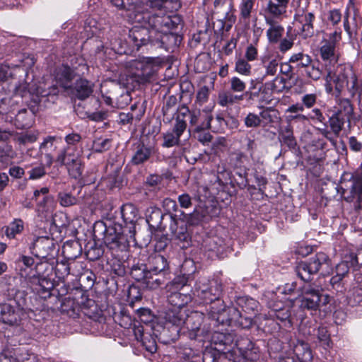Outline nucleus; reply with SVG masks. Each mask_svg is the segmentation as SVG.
Wrapping results in <instances>:
<instances>
[{"mask_svg": "<svg viewBox=\"0 0 362 362\" xmlns=\"http://www.w3.org/2000/svg\"><path fill=\"white\" fill-rule=\"evenodd\" d=\"M153 151V147L140 144L136 148L132 162L135 165L141 164L148 160Z\"/></svg>", "mask_w": 362, "mask_h": 362, "instance_id": "28", "label": "nucleus"}, {"mask_svg": "<svg viewBox=\"0 0 362 362\" xmlns=\"http://www.w3.org/2000/svg\"><path fill=\"white\" fill-rule=\"evenodd\" d=\"M294 352L300 362H312V351L307 343L299 341L294 349Z\"/></svg>", "mask_w": 362, "mask_h": 362, "instance_id": "31", "label": "nucleus"}, {"mask_svg": "<svg viewBox=\"0 0 362 362\" xmlns=\"http://www.w3.org/2000/svg\"><path fill=\"white\" fill-rule=\"evenodd\" d=\"M134 335L138 341L141 343V346L150 354H153L157 350L156 340L150 334L143 332L141 327H136L134 329Z\"/></svg>", "mask_w": 362, "mask_h": 362, "instance_id": "24", "label": "nucleus"}, {"mask_svg": "<svg viewBox=\"0 0 362 362\" xmlns=\"http://www.w3.org/2000/svg\"><path fill=\"white\" fill-rule=\"evenodd\" d=\"M111 3L117 8H124L130 22H136L131 18L132 14L142 13L148 7L161 8L164 4L161 0H111Z\"/></svg>", "mask_w": 362, "mask_h": 362, "instance_id": "10", "label": "nucleus"}, {"mask_svg": "<svg viewBox=\"0 0 362 362\" xmlns=\"http://www.w3.org/2000/svg\"><path fill=\"white\" fill-rule=\"evenodd\" d=\"M122 217L127 224H130L129 233H132V228H134V224L139 217V211L136 207L132 204H125L121 209Z\"/></svg>", "mask_w": 362, "mask_h": 362, "instance_id": "25", "label": "nucleus"}, {"mask_svg": "<svg viewBox=\"0 0 362 362\" xmlns=\"http://www.w3.org/2000/svg\"><path fill=\"white\" fill-rule=\"evenodd\" d=\"M111 146L110 139H96L93 141L92 148L94 151L101 153L108 150Z\"/></svg>", "mask_w": 362, "mask_h": 362, "instance_id": "51", "label": "nucleus"}, {"mask_svg": "<svg viewBox=\"0 0 362 362\" xmlns=\"http://www.w3.org/2000/svg\"><path fill=\"white\" fill-rule=\"evenodd\" d=\"M148 264L149 271L155 274H159L168 268L166 258L158 254L152 255L149 257Z\"/></svg>", "mask_w": 362, "mask_h": 362, "instance_id": "27", "label": "nucleus"}, {"mask_svg": "<svg viewBox=\"0 0 362 362\" xmlns=\"http://www.w3.org/2000/svg\"><path fill=\"white\" fill-rule=\"evenodd\" d=\"M132 23H137L138 25H134L129 32V38L135 47L139 49L143 45L150 44L153 46V41L156 39L158 34V29H156L148 23V18H146V22L138 23L132 22Z\"/></svg>", "mask_w": 362, "mask_h": 362, "instance_id": "9", "label": "nucleus"}, {"mask_svg": "<svg viewBox=\"0 0 362 362\" xmlns=\"http://www.w3.org/2000/svg\"><path fill=\"white\" fill-rule=\"evenodd\" d=\"M338 110H341V115L348 121L350 120L354 112L353 106L348 99L342 100L341 101L339 104V109Z\"/></svg>", "mask_w": 362, "mask_h": 362, "instance_id": "55", "label": "nucleus"}, {"mask_svg": "<svg viewBox=\"0 0 362 362\" xmlns=\"http://www.w3.org/2000/svg\"><path fill=\"white\" fill-rule=\"evenodd\" d=\"M290 0H267L262 9L264 18L283 19L286 16Z\"/></svg>", "mask_w": 362, "mask_h": 362, "instance_id": "15", "label": "nucleus"}, {"mask_svg": "<svg viewBox=\"0 0 362 362\" xmlns=\"http://www.w3.org/2000/svg\"><path fill=\"white\" fill-rule=\"evenodd\" d=\"M103 241L105 245L114 255H117L119 252L125 251L129 247L127 237L121 228L115 227L105 228Z\"/></svg>", "mask_w": 362, "mask_h": 362, "instance_id": "12", "label": "nucleus"}, {"mask_svg": "<svg viewBox=\"0 0 362 362\" xmlns=\"http://www.w3.org/2000/svg\"><path fill=\"white\" fill-rule=\"evenodd\" d=\"M243 313L238 308L232 306L226 308L223 301H218V308L211 305L209 310V319L214 322V325H238Z\"/></svg>", "mask_w": 362, "mask_h": 362, "instance_id": "8", "label": "nucleus"}, {"mask_svg": "<svg viewBox=\"0 0 362 362\" xmlns=\"http://www.w3.org/2000/svg\"><path fill=\"white\" fill-rule=\"evenodd\" d=\"M349 262L350 259L346 255L345 256L344 259L336 266L337 278L338 280H341L342 277L348 273L349 268L352 267L350 265ZM336 277L332 278V281H334Z\"/></svg>", "mask_w": 362, "mask_h": 362, "instance_id": "50", "label": "nucleus"}, {"mask_svg": "<svg viewBox=\"0 0 362 362\" xmlns=\"http://www.w3.org/2000/svg\"><path fill=\"white\" fill-rule=\"evenodd\" d=\"M250 62V61L242 57L236 58L235 71L243 76H250L252 73V65L249 63Z\"/></svg>", "mask_w": 362, "mask_h": 362, "instance_id": "40", "label": "nucleus"}, {"mask_svg": "<svg viewBox=\"0 0 362 362\" xmlns=\"http://www.w3.org/2000/svg\"><path fill=\"white\" fill-rule=\"evenodd\" d=\"M347 303L352 306L361 305L362 303V286L358 284L353 286L346 295Z\"/></svg>", "mask_w": 362, "mask_h": 362, "instance_id": "34", "label": "nucleus"}, {"mask_svg": "<svg viewBox=\"0 0 362 362\" xmlns=\"http://www.w3.org/2000/svg\"><path fill=\"white\" fill-rule=\"evenodd\" d=\"M328 294H322L317 288L310 285H304L301 288V294L299 297L300 308L308 310H316L321 306H326L331 301Z\"/></svg>", "mask_w": 362, "mask_h": 362, "instance_id": "7", "label": "nucleus"}, {"mask_svg": "<svg viewBox=\"0 0 362 362\" xmlns=\"http://www.w3.org/2000/svg\"><path fill=\"white\" fill-rule=\"evenodd\" d=\"M304 69L306 76L313 81L319 80L322 75V71L319 67L317 63L312 62L308 66H305Z\"/></svg>", "mask_w": 362, "mask_h": 362, "instance_id": "47", "label": "nucleus"}, {"mask_svg": "<svg viewBox=\"0 0 362 362\" xmlns=\"http://www.w3.org/2000/svg\"><path fill=\"white\" fill-rule=\"evenodd\" d=\"M346 119L341 115V110H337L329 117V127L336 136L339 134Z\"/></svg>", "mask_w": 362, "mask_h": 362, "instance_id": "36", "label": "nucleus"}, {"mask_svg": "<svg viewBox=\"0 0 362 362\" xmlns=\"http://www.w3.org/2000/svg\"><path fill=\"white\" fill-rule=\"evenodd\" d=\"M222 293V284L216 279L202 277L194 286V295L204 303H212L218 308V301Z\"/></svg>", "mask_w": 362, "mask_h": 362, "instance_id": "3", "label": "nucleus"}, {"mask_svg": "<svg viewBox=\"0 0 362 362\" xmlns=\"http://www.w3.org/2000/svg\"><path fill=\"white\" fill-rule=\"evenodd\" d=\"M262 124L264 127L272 126L274 124H277L280 121V114L279 111L272 107L264 108L259 113Z\"/></svg>", "mask_w": 362, "mask_h": 362, "instance_id": "29", "label": "nucleus"}, {"mask_svg": "<svg viewBox=\"0 0 362 362\" xmlns=\"http://www.w3.org/2000/svg\"><path fill=\"white\" fill-rule=\"evenodd\" d=\"M16 140L21 144L33 143L37 140V135L34 133L21 134L17 136Z\"/></svg>", "mask_w": 362, "mask_h": 362, "instance_id": "60", "label": "nucleus"}, {"mask_svg": "<svg viewBox=\"0 0 362 362\" xmlns=\"http://www.w3.org/2000/svg\"><path fill=\"white\" fill-rule=\"evenodd\" d=\"M259 60L264 73L257 79L263 81L266 78L274 76L276 74L280 61L278 53L267 49L261 55Z\"/></svg>", "mask_w": 362, "mask_h": 362, "instance_id": "13", "label": "nucleus"}, {"mask_svg": "<svg viewBox=\"0 0 362 362\" xmlns=\"http://www.w3.org/2000/svg\"><path fill=\"white\" fill-rule=\"evenodd\" d=\"M18 360L21 362H42V360L36 354L28 351L22 352Z\"/></svg>", "mask_w": 362, "mask_h": 362, "instance_id": "61", "label": "nucleus"}, {"mask_svg": "<svg viewBox=\"0 0 362 362\" xmlns=\"http://www.w3.org/2000/svg\"><path fill=\"white\" fill-rule=\"evenodd\" d=\"M317 95L315 93H308L304 95L302 98V104L303 107H306L307 108H311L316 103Z\"/></svg>", "mask_w": 362, "mask_h": 362, "instance_id": "62", "label": "nucleus"}, {"mask_svg": "<svg viewBox=\"0 0 362 362\" xmlns=\"http://www.w3.org/2000/svg\"><path fill=\"white\" fill-rule=\"evenodd\" d=\"M187 113H189V108L185 106L179 110L173 129L162 134L163 147L171 148L181 145L180 137L187 129L185 116Z\"/></svg>", "mask_w": 362, "mask_h": 362, "instance_id": "4", "label": "nucleus"}, {"mask_svg": "<svg viewBox=\"0 0 362 362\" xmlns=\"http://www.w3.org/2000/svg\"><path fill=\"white\" fill-rule=\"evenodd\" d=\"M295 37L293 35H289V30L287 31L286 37L279 40V49L281 53H285L290 50L294 45Z\"/></svg>", "mask_w": 362, "mask_h": 362, "instance_id": "52", "label": "nucleus"}, {"mask_svg": "<svg viewBox=\"0 0 362 362\" xmlns=\"http://www.w3.org/2000/svg\"><path fill=\"white\" fill-rule=\"evenodd\" d=\"M151 274V271L146 269V265L134 266L131 271L132 276L137 281L144 282L146 276Z\"/></svg>", "mask_w": 362, "mask_h": 362, "instance_id": "49", "label": "nucleus"}, {"mask_svg": "<svg viewBox=\"0 0 362 362\" xmlns=\"http://www.w3.org/2000/svg\"><path fill=\"white\" fill-rule=\"evenodd\" d=\"M56 162L61 165H65L69 175L78 178L82 174L81 150L78 146H66L58 154Z\"/></svg>", "mask_w": 362, "mask_h": 362, "instance_id": "5", "label": "nucleus"}, {"mask_svg": "<svg viewBox=\"0 0 362 362\" xmlns=\"http://www.w3.org/2000/svg\"><path fill=\"white\" fill-rule=\"evenodd\" d=\"M34 117L32 112L22 109L15 116L13 124L18 129L29 128L34 123Z\"/></svg>", "mask_w": 362, "mask_h": 362, "instance_id": "26", "label": "nucleus"}, {"mask_svg": "<svg viewBox=\"0 0 362 362\" xmlns=\"http://www.w3.org/2000/svg\"><path fill=\"white\" fill-rule=\"evenodd\" d=\"M59 204L64 207L72 206L76 203V198L68 193L59 194Z\"/></svg>", "mask_w": 362, "mask_h": 362, "instance_id": "56", "label": "nucleus"}, {"mask_svg": "<svg viewBox=\"0 0 362 362\" xmlns=\"http://www.w3.org/2000/svg\"><path fill=\"white\" fill-rule=\"evenodd\" d=\"M45 175V170L43 165L33 168L29 171V179H40Z\"/></svg>", "mask_w": 362, "mask_h": 362, "instance_id": "64", "label": "nucleus"}, {"mask_svg": "<svg viewBox=\"0 0 362 362\" xmlns=\"http://www.w3.org/2000/svg\"><path fill=\"white\" fill-rule=\"evenodd\" d=\"M164 283V277L158 276V274L151 273L146 276L143 284L145 287L150 290H156L158 288Z\"/></svg>", "mask_w": 362, "mask_h": 362, "instance_id": "41", "label": "nucleus"}, {"mask_svg": "<svg viewBox=\"0 0 362 362\" xmlns=\"http://www.w3.org/2000/svg\"><path fill=\"white\" fill-rule=\"evenodd\" d=\"M57 136H48L44 139V141L40 146V149L42 153H49L50 150H55L57 146L54 143L57 141Z\"/></svg>", "mask_w": 362, "mask_h": 362, "instance_id": "54", "label": "nucleus"}, {"mask_svg": "<svg viewBox=\"0 0 362 362\" xmlns=\"http://www.w3.org/2000/svg\"><path fill=\"white\" fill-rule=\"evenodd\" d=\"M69 90L79 100H84L93 93V84L86 79L80 78L76 81L74 87L71 86Z\"/></svg>", "mask_w": 362, "mask_h": 362, "instance_id": "22", "label": "nucleus"}, {"mask_svg": "<svg viewBox=\"0 0 362 362\" xmlns=\"http://www.w3.org/2000/svg\"><path fill=\"white\" fill-rule=\"evenodd\" d=\"M315 15L308 11L299 8L296 11L294 21L301 25V31L305 37L311 36L313 34V22Z\"/></svg>", "mask_w": 362, "mask_h": 362, "instance_id": "16", "label": "nucleus"}, {"mask_svg": "<svg viewBox=\"0 0 362 362\" xmlns=\"http://www.w3.org/2000/svg\"><path fill=\"white\" fill-rule=\"evenodd\" d=\"M74 76V71L69 66L62 65L55 70L54 80L57 86L64 90H69L71 88Z\"/></svg>", "mask_w": 362, "mask_h": 362, "instance_id": "17", "label": "nucleus"}, {"mask_svg": "<svg viewBox=\"0 0 362 362\" xmlns=\"http://www.w3.org/2000/svg\"><path fill=\"white\" fill-rule=\"evenodd\" d=\"M341 40V31L339 29L329 33L322 41V45L320 48V55L327 71V69H332V66H334L338 62L339 53L337 48Z\"/></svg>", "mask_w": 362, "mask_h": 362, "instance_id": "6", "label": "nucleus"}, {"mask_svg": "<svg viewBox=\"0 0 362 362\" xmlns=\"http://www.w3.org/2000/svg\"><path fill=\"white\" fill-rule=\"evenodd\" d=\"M51 241L49 238L45 237H39L33 243V249L36 250L35 255L38 257H45L48 252L46 250L40 251V249H45V247H49Z\"/></svg>", "mask_w": 362, "mask_h": 362, "instance_id": "44", "label": "nucleus"}, {"mask_svg": "<svg viewBox=\"0 0 362 362\" xmlns=\"http://www.w3.org/2000/svg\"><path fill=\"white\" fill-rule=\"evenodd\" d=\"M265 23L269 25L266 35L269 42L277 43L281 39L284 33V28L279 23L282 19L264 18Z\"/></svg>", "mask_w": 362, "mask_h": 362, "instance_id": "19", "label": "nucleus"}, {"mask_svg": "<svg viewBox=\"0 0 362 362\" xmlns=\"http://www.w3.org/2000/svg\"><path fill=\"white\" fill-rule=\"evenodd\" d=\"M136 67L140 72L135 74L138 78V82H144L148 81L157 71L158 66L154 64V59L147 58L142 62L136 63Z\"/></svg>", "mask_w": 362, "mask_h": 362, "instance_id": "18", "label": "nucleus"}, {"mask_svg": "<svg viewBox=\"0 0 362 362\" xmlns=\"http://www.w3.org/2000/svg\"><path fill=\"white\" fill-rule=\"evenodd\" d=\"M244 58L250 61L254 62L258 58V49L255 45L250 44L247 46L245 52Z\"/></svg>", "mask_w": 362, "mask_h": 362, "instance_id": "58", "label": "nucleus"}, {"mask_svg": "<svg viewBox=\"0 0 362 362\" xmlns=\"http://www.w3.org/2000/svg\"><path fill=\"white\" fill-rule=\"evenodd\" d=\"M258 302L252 298L243 297L239 298L238 305L245 313L253 312L258 308Z\"/></svg>", "mask_w": 362, "mask_h": 362, "instance_id": "45", "label": "nucleus"}, {"mask_svg": "<svg viewBox=\"0 0 362 362\" xmlns=\"http://www.w3.org/2000/svg\"><path fill=\"white\" fill-rule=\"evenodd\" d=\"M165 326L171 329V339L175 340L180 334L194 339L198 337H206L211 332L210 324L204 322V315L198 311L186 315L183 311H168L165 314Z\"/></svg>", "mask_w": 362, "mask_h": 362, "instance_id": "1", "label": "nucleus"}, {"mask_svg": "<svg viewBox=\"0 0 362 362\" xmlns=\"http://www.w3.org/2000/svg\"><path fill=\"white\" fill-rule=\"evenodd\" d=\"M288 62L295 64L296 69H300L308 66L312 62V58L308 54L300 52L293 54Z\"/></svg>", "mask_w": 362, "mask_h": 362, "instance_id": "38", "label": "nucleus"}, {"mask_svg": "<svg viewBox=\"0 0 362 362\" xmlns=\"http://www.w3.org/2000/svg\"><path fill=\"white\" fill-rule=\"evenodd\" d=\"M214 108V105L212 106H207L204 109H203L202 111L200 110H194L190 112L189 110V113L185 116L189 117V123L192 126H194L197 127L198 125L200 124V123L203 121H205V116L204 114L209 113V112H212V110Z\"/></svg>", "mask_w": 362, "mask_h": 362, "instance_id": "37", "label": "nucleus"}, {"mask_svg": "<svg viewBox=\"0 0 362 362\" xmlns=\"http://www.w3.org/2000/svg\"><path fill=\"white\" fill-rule=\"evenodd\" d=\"M244 124L248 128H256L262 124L260 115L250 112L244 119Z\"/></svg>", "mask_w": 362, "mask_h": 362, "instance_id": "53", "label": "nucleus"}, {"mask_svg": "<svg viewBox=\"0 0 362 362\" xmlns=\"http://www.w3.org/2000/svg\"><path fill=\"white\" fill-rule=\"evenodd\" d=\"M317 337L325 349H329L332 346L330 334L325 327H320L317 329Z\"/></svg>", "mask_w": 362, "mask_h": 362, "instance_id": "46", "label": "nucleus"}, {"mask_svg": "<svg viewBox=\"0 0 362 362\" xmlns=\"http://www.w3.org/2000/svg\"><path fill=\"white\" fill-rule=\"evenodd\" d=\"M325 81L333 82L339 94L346 90L351 97H354L358 90L357 76L349 64H339L334 71L327 69Z\"/></svg>", "mask_w": 362, "mask_h": 362, "instance_id": "2", "label": "nucleus"}, {"mask_svg": "<svg viewBox=\"0 0 362 362\" xmlns=\"http://www.w3.org/2000/svg\"><path fill=\"white\" fill-rule=\"evenodd\" d=\"M230 89L234 92H243L246 88L245 83L237 76H233L230 80Z\"/></svg>", "mask_w": 362, "mask_h": 362, "instance_id": "57", "label": "nucleus"}, {"mask_svg": "<svg viewBox=\"0 0 362 362\" xmlns=\"http://www.w3.org/2000/svg\"><path fill=\"white\" fill-rule=\"evenodd\" d=\"M243 100V95H234L230 92L220 93L218 97V103L222 107L232 105Z\"/></svg>", "mask_w": 362, "mask_h": 362, "instance_id": "39", "label": "nucleus"}, {"mask_svg": "<svg viewBox=\"0 0 362 362\" xmlns=\"http://www.w3.org/2000/svg\"><path fill=\"white\" fill-rule=\"evenodd\" d=\"M182 41V37L173 32L166 30H159L156 39L153 41V46L163 48L166 51H173L177 48Z\"/></svg>", "mask_w": 362, "mask_h": 362, "instance_id": "14", "label": "nucleus"}, {"mask_svg": "<svg viewBox=\"0 0 362 362\" xmlns=\"http://www.w3.org/2000/svg\"><path fill=\"white\" fill-rule=\"evenodd\" d=\"M64 140L67 146H77V144L81 140V136L78 133H71L65 136Z\"/></svg>", "mask_w": 362, "mask_h": 362, "instance_id": "63", "label": "nucleus"}, {"mask_svg": "<svg viewBox=\"0 0 362 362\" xmlns=\"http://www.w3.org/2000/svg\"><path fill=\"white\" fill-rule=\"evenodd\" d=\"M168 293V300L169 303L175 307L170 311H182L180 308L191 301L192 297L189 293H183L180 291H171Z\"/></svg>", "mask_w": 362, "mask_h": 362, "instance_id": "23", "label": "nucleus"}, {"mask_svg": "<svg viewBox=\"0 0 362 362\" xmlns=\"http://www.w3.org/2000/svg\"><path fill=\"white\" fill-rule=\"evenodd\" d=\"M170 230L173 240L188 244L189 235L187 233L186 225L183 221L173 219L170 225ZM182 247H185L186 245L183 244Z\"/></svg>", "mask_w": 362, "mask_h": 362, "instance_id": "21", "label": "nucleus"}, {"mask_svg": "<svg viewBox=\"0 0 362 362\" xmlns=\"http://www.w3.org/2000/svg\"><path fill=\"white\" fill-rule=\"evenodd\" d=\"M205 121L202 122V128H209L213 132L222 133L226 127V122L222 114H217L213 117L211 112L204 114Z\"/></svg>", "mask_w": 362, "mask_h": 362, "instance_id": "20", "label": "nucleus"}, {"mask_svg": "<svg viewBox=\"0 0 362 362\" xmlns=\"http://www.w3.org/2000/svg\"><path fill=\"white\" fill-rule=\"evenodd\" d=\"M255 0H241L239 4L240 18L244 20H248L250 16Z\"/></svg>", "mask_w": 362, "mask_h": 362, "instance_id": "42", "label": "nucleus"}, {"mask_svg": "<svg viewBox=\"0 0 362 362\" xmlns=\"http://www.w3.org/2000/svg\"><path fill=\"white\" fill-rule=\"evenodd\" d=\"M190 275H178L176 276L170 282H169L165 288L167 292L180 291L185 286H187L190 281Z\"/></svg>", "mask_w": 362, "mask_h": 362, "instance_id": "32", "label": "nucleus"}, {"mask_svg": "<svg viewBox=\"0 0 362 362\" xmlns=\"http://www.w3.org/2000/svg\"><path fill=\"white\" fill-rule=\"evenodd\" d=\"M24 230V223L20 218H15L5 228V235L9 239H14Z\"/></svg>", "mask_w": 362, "mask_h": 362, "instance_id": "33", "label": "nucleus"}, {"mask_svg": "<svg viewBox=\"0 0 362 362\" xmlns=\"http://www.w3.org/2000/svg\"><path fill=\"white\" fill-rule=\"evenodd\" d=\"M247 347L244 348L238 344L239 351L243 355V357L238 361L235 362H246V360L256 361L259 358V349L255 347L254 344L249 340L247 339Z\"/></svg>", "mask_w": 362, "mask_h": 362, "instance_id": "30", "label": "nucleus"}, {"mask_svg": "<svg viewBox=\"0 0 362 362\" xmlns=\"http://www.w3.org/2000/svg\"><path fill=\"white\" fill-rule=\"evenodd\" d=\"M206 129H209L202 128V122L199 125L194 128L195 137L203 144H209L212 139L211 134L209 132H206Z\"/></svg>", "mask_w": 362, "mask_h": 362, "instance_id": "48", "label": "nucleus"}, {"mask_svg": "<svg viewBox=\"0 0 362 362\" xmlns=\"http://www.w3.org/2000/svg\"><path fill=\"white\" fill-rule=\"evenodd\" d=\"M350 259V265L353 268H356L358 266H362V247L357 250L356 253H351L347 255Z\"/></svg>", "mask_w": 362, "mask_h": 362, "instance_id": "59", "label": "nucleus"}, {"mask_svg": "<svg viewBox=\"0 0 362 362\" xmlns=\"http://www.w3.org/2000/svg\"><path fill=\"white\" fill-rule=\"evenodd\" d=\"M328 256L325 253H317L308 261L301 262L297 265V274L303 281H308L312 274H316L323 265L328 264Z\"/></svg>", "mask_w": 362, "mask_h": 362, "instance_id": "11", "label": "nucleus"}, {"mask_svg": "<svg viewBox=\"0 0 362 362\" xmlns=\"http://www.w3.org/2000/svg\"><path fill=\"white\" fill-rule=\"evenodd\" d=\"M23 315L20 308L15 309L11 306L10 312L4 315L3 322L11 325H16L21 320Z\"/></svg>", "mask_w": 362, "mask_h": 362, "instance_id": "43", "label": "nucleus"}, {"mask_svg": "<svg viewBox=\"0 0 362 362\" xmlns=\"http://www.w3.org/2000/svg\"><path fill=\"white\" fill-rule=\"evenodd\" d=\"M273 313H269V317H275L281 322H285L288 327L292 326L291 320V310L289 307H276L272 308Z\"/></svg>", "mask_w": 362, "mask_h": 362, "instance_id": "35", "label": "nucleus"}]
</instances>
